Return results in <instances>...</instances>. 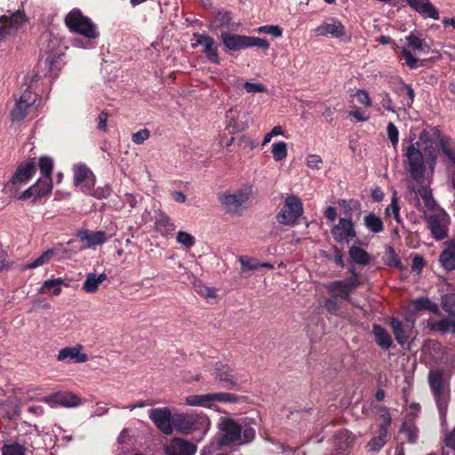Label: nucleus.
Masks as SVG:
<instances>
[{
	"instance_id": "f257e3e1",
	"label": "nucleus",
	"mask_w": 455,
	"mask_h": 455,
	"mask_svg": "<svg viewBox=\"0 0 455 455\" xmlns=\"http://www.w3.org/2000/svg\"><path fill=\"white\" fill-rule=\"evenodd\" d=\"M438 147L447 159L455 165V143L441 132L436 127L422 130L415 143H411L404 154L407 170L415 180H420L428 171L435 172L439 151Z\"/></svg>"
},
{
	"instance_id": "f03ea898",
	"label": "nucleus",
	"mask_w": 455,
	"mask_h": 455,
	"mask_svg": "<svg viewBox=\"0 0 455 455\" xmlns=\"http://www.w3.org/2000/svg\"><path fill=\"white\" fill-rule=\"evenodd\" d=\"M221 436L216 448L222 446L241 445L251 442L255 437V430L251 427H243L232 419H221L220 422Z\"/></svg>"
},
{
	"instance_id": "7ed1b4c3",
	"label": "nucleus",
	"mask_w": 455,
	"mask_h": 455,
	"mask_svg": "<svg viewBox=\"0 0 455 455\" xmlns=\"http://www.w3.org/2000/svg\"><path fill=\"white\" fill-rule=\"evenodd\" d=\"M428 384L437 405L442 424L446 423V414L450 400V392L444 382L443 372L440 370H432L428 374Z\"/></svg>"
},
{
	"instance_id": "20e7f679",
	"label": "nucleus",
	"mask_w": 455,
	"mask_h": 455,
	"mask_svg": "<svg viewBox=\"0 0 455 455\" xmlns=\"http://www.w3.org/2000/svg\"><path fill=\"white\" fill-rule=\"evenodd\" d=\"M424 219L434 239L442 241L448 237L451 218L443 209H436L434 212L425 213Z\"/></svg>"
},
{
	"instance_id": "39448f33",
	"label": "nucleus",
	"mask_w": 455,
	"mask_h": 455,
	"mask_svg": "<svg viewBox=\"0 0 455 455\" xmlns=\"http://www.w3.org/2000/svg\"><path fill=\"white\" fill-rule=\"evenodd\" d=\"M303 204L301 200L294 195L288 196L283 202V205L277 212L276 221L284 226H292L303 214Z\"/></svg>"
},
{
	"instance_id": "423d86ee",
	"label": "nucleus",
	"mask_w": 455,
	"mask_h": 455,
	"mask_svg": "<svg viewBox=\"0 0 455 455\" xmlns=\"http://www.w3.org/2000/svg\"><path fill=\"white\" fill-rule=\"evenodd\" d=\"M65 23L72 32L83 35L89 39H94L99 36L95 25L80 11L70 12L66 16Z\"/></svg>"
},
{
	"instance_id": "0eeeda50",
	"label": "nucleus",
	"mask_w": 455,
	"mask_h": 455,
	"mask_svg": "<svg viewBox=\"0 0 455 455\" xmlns=\"http://www.w3.org/2000/svg\"><path fill=\"white\" fill-rule=\"evenodd\" d=\"M251 195V188L245 187L224 193L220 196V200L228 212L240 214Z\"/></svg>"
},
{
	"instance_id": "6e6552de",
	"label": "nucleus",
	"mask_w": 455,
	"mask_h": 455,
	"mask_svg": "<svg viewBox=\"0 0 455 455\" xmlns=\"http://www.w3.org/2000/svg\"><path fill=\"white\" fill-rule=\"evenodd\" d=\"M352 276L347 280H339L329 283L326 289L336 296L347 301L351 300V294L360 285L358 274L354 268L350 269Z\"/></svg>"
},
{
	"instance_id": "1a4fd4ad",
	"label": "nucleus",
	"mask_w": 455,
	"mask_h": 455,
	"mask_svg": "<svg viewBox=\"0 0 455 455\" xmlns=\"http://www.w3.org/2000/svg\"><path fill=\"white\" fill-rule=\"evenodd\" d=\"M316 36H331L336 39H344L347 36L346 28L337 18L327 17L315 28Z\"/></svg>"
},
{
	"instance_id": "9d476101",
	"label": "nucleus",
	"mask_w": 455,
	"mask_h": 455,
	"mask_svg": "<svg viewBox=\"0 0 455 455\" xmlns=\"http://www.w3.org/2000/svg\"><path fill=\"white\" fill-rule=\"evenodd\" d=\"M204 368L215 375L224 387L231 388L236 385V378L228 365L220 362H211L205 363Z\"/></svg>"
},
{
	"instance_id": "9b49d317",
	"label": "nucleus",
	"mask_w": 455,
	"mask_h": 455,
	"mask_svg": "<svg viewBox=\"0 0 455 455\" xmlns=\"http://www.w3.org/2000/svg\"><path fill=\"white\" fill-rule=\"evenodd\" d=\"M331 233L336 242L346 244L356 236L351 218H339L338 223L332 227Z\"/></svg>"
},
{
	"instance_id": "f8f14e48",
	"label": "nucleus",
	"mask_w": 455,
	"mask_h": 455,
	"mask_svg": "<svg viewBox=\"0 0 455 455\" xmlns=\"http://www.w3.org/2000/svg\"><path fill=\"white\" fill-rule=\"evenodd\" d=\"M149 418L156 427L164 435H171L173 432V416L168 407L155 408L149 411Z\"/></svg>"
},
{
	"instance_id": "ddd939ff",
	"label": "nucleus",
	"mask_w": 455,
	"mask_h": 455,
	"mask_svg": "<svg viewBox=\"0 0 455 455\" xmlns=\"http://www.w3.org/2000/svg\"><path fill=\"white\" fill-rule=\"evenodd\" d=\"M95 176L85 164H78L74 168V184L81 186L83 192L92 195L95 186Z\"/></svg>"
},
{
	"instance_id": "4468645a",
	"label": "nucleus",
	"mask_w": 455,
	"mask_h": 455,
	"mask_svg": "<svg viewBox=\"0 0 455 455\" xmlns=\"http://www.w3.org/2000/svg\"><path fill=\"white\" fill-rule=\"evenodd\" d=\"M35 96L31 91L26 90L17 100L13 108L11 110L10 116L12 121L19 122L25 118L28 113V109L35 103Z\"/></svg>"
},
{
	"instance_id": "2eb2a0df",
	"label": "nucleus",
	"mask_w": 455,
	"mask_h": 455,
	"mask_svg": "<svg viewBox=\"0 0 455 455\" xmlns=\"http://www.w3.org/2000/svg\"><path fill=\"white\" fill-rule=\"evenodd\" d=\"M383 422L379 425V434L373 437L368 443V450L371 451H379L386 443L387 436V427L391 423V417L387 411H384L381 416Z\"/></svg>"
},
{
	"instance_id": "dca6fc26",
	"label": "nucleus",
	"mask_w": 455,
	"mask_h": 455,
	"mask_svg": "<svg viewBox=\"0 0 455 455\" xmlns=\"http://www.w3.org/2000/svg\"><path fill=\"white\" fill-rule=\"evenodd\" d=\"M408 5L423 18L437 20L440 18L437 8L429 0H407Z\"/></svg>"
},
{
	"instance_id": "f3484780",
	"label": "nucleus",
	"mask_w": 455,
	"mask_h": 455,
	"mask_svg": "<svg viewBox=\"0 0 455 455\" xmlns=\"http://www.w3.org/2000/svg\"><path fill=\"white\" fill-rule=\"evenodd\" d=\"M164 451L166 455H194L196 446L181 438H174Z\"/></svg>"
},
{
	"instance_id": "a211bd4d",
	"label": "nucleus",
	"mask_w": 455,
	"mask_h": 455,
	"mask_svg": "<svg viewBox=\"0 0 455 455\" xmlns=\"http://www.w3.org/2000/svg\"><path fill=\"white\" fill-rule=\"evenodd\" d=\"M77 237L81 242L85 243L86 248L95 247L103 244L108 240V235L104 231H90L88 229L79 230Z\"/></svg>"
},
{
	"instance_id": "6ab92c4d",
	"label": "nucleus",
	"mask_w": 455,
	"mask_h": 455,
	"mask_svg": "<svg viewBox=\"0 0 455 455\" xmlns=\"http://www.w3.org/2000/svg\"><path fill=\"white\" fill-rule=\"evenodd\" d=\"M36 171V166L33 162L21 164L17 169L11 184H7L5 188H12L15 185L26 183L33 176Z\"/></svg>"
},
{
	"instance_id": "aec40b11",
	"label": "nucleus",
	"mask_w": 455,
	"mask_h": 455,
	"mask_svg": "<svg viewBox=\"0 0 455 455\" xmlns=\"http://www.w3.org/2000/svg\"><path fill=\"white\" fill-rule=\"evenodd\" d=\"M238 396L227 392L201 395V407L212 408L214 402L236 403Z\"/></svg>"
},
{
	"instance_id": "412c9836",
	"label": "nucleus",
	"mask_w": 455,
	"mask_h": 455,
	"mask_svg": "<svg viewBox=\"0 0 455 455\" xmlns=\"http://www.w3.org/2000/svg\"><path fill=\"white\" fill-rule=\"evenodd\" d=\"M443 245L444 249L439 258L440 263L447 271L455 270V239L445 242Z\"/></svg>"
},
{
	"instance_id": "4be33fe9",
	"label": "nucleus",
	"mask_w": 455,
	"mask_h": 455,
	"mask_svg": "<svg viewBox=\"0 0 455 455\" xmlns=\"http://www.w3.org/2000/svg\"><path fill=\"white\" fill-rule=\"evenodd\" d=\"M241 113L236 109H230L227 112V126L226 129L230 134L244 132L248 129L249 125L246 122L240 121Z\"/></svg>"
},
{
	"instance_id": "5701e85b",
	"label": "nucleus",
	"mask_w": 455,
	"mask_h": 455,
	"mask_svg": "<svg viewBox=\"0 0 455 455\" xmlns=\"http://www.w3.org/2000/svg\"><path fill=\"white\" fill-rule=\"evenodd\" d=\"M83 347L76 345L75 347H67L60 350L57 356L58 361L73 360L76 363H85L88 361V355L81 353Z\"/></svg>"
},
{
	"instance_id": "b1692460",
	"label": "nucleus",
	"mask_w": 455,
	"mask_h": 455,
	"mask_svg": "<svg viewBox=\"0 0 455 455\" xmlns=\"http://www.w3.org/2000/svg\"><path fill=\"white\" fill-rule=\"evenodd\" d=\"M201 46L209 62L215 65L220 64L217 42L210 36H201Z\"/></svg>"
},
{
	"instance_id": "393cba45",
	"label": "nucleus",
	"mask_w": 455,
	"mask_h": 455,
	"mask_svg": "<svg viewBox=\"0 0 455 455\" xmlns=\"http://www.w3.org/2000/svg\"><path fill=\"white\" fill-rule=\"evenodd\" d=\"M428 326L431 330L445 333L455 334V314H448L446 317H443L437 321H429Z\"/></svg>"
},
{
	"instance_id": "a878e982",
	"label": "nucleus",
	"mask_w": 455,
	"mask_h": 455,
	"mask_svg": "<svg viewBox=\"0 0 455 455\" xmlns=\"http://www.w3.org/2000/svg\"><path fill=\"white\" fill-rule=\"evenodd\" d=\"M196 419L192 415L176 414L173 415L172 427L179 432L188 434L193 428Z\"/></svg>"
},
{
	"instance_id": "bb28decb",
	"label": "nucleus",
	"mask_w": 455,
	"mask_h": 455,
	"mask_svg": "<svg viewBox=\"0 0 455 455\" xmlns=\"http://www.w3.org/2000/svg\"><path fill=\"white\" fill-rule=\"evenodd\" d=\"M221 36L224 45L229 50L238 51L246 48V36L223 33Z\"/></svg>"
},
{
	"instance_id": "cd10ccee",
	"label": "nucleus",
	"mask_w": 455,
	"mask_h": 455,
	"mask_svg": "<svg viewBox=\"0 0 455 455\" xmlns=\"http://www.w3.org/2000/svg\"><path fill=\"white\" fill-rule=\"evenodd\" d=\"M107 279V275L101 273L97 275L94 273H89L83 284V290L87 293H94L99 290L100 285Z\"/></svg>"
},
{
	"instance_id": "c85d7f7f",
	"label": "nucleus",
	"mask_w": 455,
	"mask_h": 455,
	"mask_svg": "<svg viewBox=\"0 0 455 455\" xmlns=\"http://www.w3.org/2000/svg\"><path fill=\"white\" fill-rule=\"evenodd\" d=\"M372 333L376 343L383 349H388L392 347L393 340L391 335L381 326L373 325Z\"/></svg>"
},
{
	"instance_id": "c756f323",
	"label": "nucleus",
	"mask_w": 455,
	"mask_h": 455,
	"mask_svg": "<svg viewBox=\"0 0 455 455\" xmlns=\"http://www.w3.org/2000/svg\"><path fill=\"white\" fill-rule=\"evenodd\" d=\"M51 400L64 407H77L81 404L80 398L73 393L55 394Z\"/></svg>"
},
{
	"instance_id": "7c9ffc66",
	"label": "nucleus",
	"mask_w": 455,
	"mask_h": 455,
	"mask_svg": "<svg viewBox=\"0 0 455 455\" xmlns=\"http://www.w3.org/2000/svg\"><path fill=\"white\" fill-rule=\"evenodd\" d=\"M389 324L393 330L396 341L400 345H404L408 340L409 335L407 334V331L403 323L395 318H390Z\"/></svg>"
},
{
	"instance_id": "2f4dec72",
	"label": "nucleus",
	"mask_w": 455,
	"mask_h": 455,
	"mask_svg": "<svg viewBox=\"0 0 455 455\" xmlns=\"http://www.w3.org/2000/svg\"><path fill=\"white\" fill-rule=\"evenodd\" d=\"M363 224L366 228L375 234L380 233L384 229L381 219L374 213H369L363 217Z\"/></svg>"
},
{
	"instance_id": "473e14b6",
	"label": "nucleus",
	"mask_w": 455,
	"mask_h": 455,
	"mask_svg": "<svg viewBox=\"0 0 455 455\" xmlns=\"http://www.w3.org/2000/svg\"><path fill=\"white\" fill-rule=\"evenodd\" d=\"M349 256L355 263L363 266L368 265L371 260L370 255L365 250L355 245L350 247Z\"/></svg>"
},
{
	"instance_id": "72a5a7b5",
	"label": "nucleus",
	"mask_w": 455,
	"mask_h": 455,
	"mask_svg": "<svg viewBox=\"0 0 455 455\" xmlns=\"http://www.w3.org/2000/svg\"><path fill=\"white\" fill-rule=\"evenodd\" d=\"M20 402L18 399H7L0 403V410L5 412L8 419H12L20 414Z\"/></svg>"
},
{
	"instance_id": "f704fd0d",
	"label": "nucleus",
	"mask_w": 455,
	"mask_h": 455,
	"mask_svg": "<svg viewBox=\"0 0 455 455\" xmlns=\"http://www.w3.org/2000/svg\"><path fill=\"white\" fill-rule=\"evenodd\" d=\"M156 229L167 236L174 231L175 226L168 216L162 214L156 221Z\"/></svg>"
},
{
	"instance_id": "c9c22d12",
	"label": "nucleus",
	"mask_w": 455,
	"mask_h": 455,
	"mask_svg": "<svg viewBox=\"0 0 455 455\" xmlns=\"http://www.w3.org/2000/svg\"><path fill=\"white\" fill-rule=\"evenodd\" d=\"M62 279L56 278L52 280H46L44 282L40 288L41 293H49L51 295H59L61 292Z\"/></svg>"
},
{
	"instance_id": "e433bc0d",
	"label": "nucleus",
	"mask_w": 455,
	"mask_h": 455,
	"mask_svg": "<svg viewBox=\"0 0 455 455\" xmlns=\"http://www.w3.org/2000/svg\"><path fill=\"white\" fill-rule=\"evenodd\" d=\"M56 252L55 249H49L30 263L22 267V270L32 269L48 263Z\"/></svg>"
},
{
	"instance_id": "4c0bfd02",
	"label": "nucleus",
	"mask_w": 455,
	"mask_h": 455,
	"mask_svg": "<svg viewBox=\"0 0 455 455\" xmlns=\"http://www.w3.org/2000/svg\"><path fill=\"white\" fill-rule=\"evenodd\" d=\"M35 187H36V196L42 197L49 195L52 189V177L42 176L40 179H38L35 184Z\"/></svg>"
},
{
	"instance_id": "58836bf2",
	"label": "nucleus",
	"mask_w": 455,
	"mask_h": 455,
	"mask_svg": "<svg viewBox=\"0 0 455 455\" xmlns=\"http://www.w3.org/2000/svg\"><path fill=\"white\" fill-rule=\"evenodd\" d=\"M272 157L275 162L284 160L288 156V145L285 141H277L271 146Z\"/></svg>"
},
{
	"instance_id": "ea45409f",
	"label": "nucleus",
	"mask_w": 455,
	"mask_h": 455,
	"mask_svg": "<svg viewBox=\"0 0 455 455\" xmlns=\"http://www.w3.org/2000/svg\"><path fill=\"white\" fill-rule=\"evenodd\" d=\"M442 455H455V432L446 433L442 445Z\"/></svg>"
},
{
	"instance_id": "a19ab883",
	"label": "nucleus",
	"mask_w": 455,
	"mask_h": 455,
	"mask_svg": "<svg viewBox=\"0 0 455 455\" xmlns=\"http://www.w3.org/2000/svg\"><path fill=\"white\" fill-rule=\"evenodd\" d=\"M399 212H400V206H399V204H398L397 193H396V191H395L393 193V196H392V198H391V203L386 208L385 212H386L387 216L393 215L395 220H396V222L397 223H401V217H400Z\"/></svg>"
},
{
	"instance_id": "79ce46f5",
	"label": "nucleus",
	"mask_w": 455,
	"mask_h": 455,
	"mask_svg": "<svg viewBox=\"0 0 455 455\" xmlns=\"http://www.w3.org/2000/svg\"><path fill=\"white\" fill-rule=\"evenodd\" d=\"M383 262L385 265L391 267H400V259L398 255L395 253L394 248L391 246H388L386 251L385 254L382 258Z\"/></svg>"
},
{
	"instance_id": "37998d69",
	"label": "nucleus",
	"mask_w": 455,
	"mask_h": 455,
	"mask_svg": "<svg viewBox=\"0 0 455 455\" xmlns=\"http://www.w3.org/2000/svg\"><path fill=\"white\" fill-rule=\"evenodd\" d=\"M401 52H402L403 59L405 60L406 65L410 68H417L423 65V61H421L420 60L416 58L409 49H407L405 47H402Z\"/></svg>"
},
{
	"instance_id": "c03bdc74",
	"label": "nucleus",
	"mask_w": 455,
	"mask_h": 455,
	"mask_svg": "<svg viewBox=\"0 0 455 455\" xmlns=\"http://www.w3.org/2000/svg\"><path fill=\"white\" fill-rule=\"evenodd\" d=\"M405 39L408 44V46L411 50L418 52H421L424 50V41L417 34L411 33L409 36H406Z\"/></svg>"
},
{
	"instance_id": "a18cd8bd",
	"label": "nucleus",
	"mask_w": 455,
	"mask_h": 455,
	"mask_svg": "<svg viewBox=\"0 0 455 455\" xmlns=\"http://www.w3.org/2000/svg\"><path fill=\"white\" fill-rule=\"evenodd\" d=\"M176 240L180 244L183 245L187 249H189L196 244V238L192 235L184 231L178 232Z\"/></svg>"
},
{
	"instance_id": "49530a36",
	"label": "nucleus",
	"mask_w": 455,
	"mask_h": 455,
	"mask_svg": "<svg viewBox=\"0 0 455 455\" xmlns=\"http://www.w3.org/2000/svg\"><path fill=\"white\" fill-rule=\"evenodd\" d=\"M231 20L232 15L230 12L219 11L215 16L214 26L217 28L226 27L230 24Z\"/></svg>"
},
{
	"instance_id": "de8ad7c7",
	"label": "nucleus",
	"mask_w": 455,
	"mask_h": 455,
	"mask_svg": "<svg viewBox=\"0 0 455 455\" xmlns=\"http://www.w3.org/2000/svg\"><path fill=\"white\" fill-rule=\"evenodd\" d=\"M246 48L249 47H258L263 50H267L269 48V43L267 40L260 37L255 36H246Z\"/></svg>"
},
{
	"instance_id": "09e8293b",
	"label": "nucleus",
	"mask_w": 455,
	"mask_h": 455,
	"mask_svg": "<svg viewBox=\"0 0 455 455\" xmlns=\"http://www.w3.org/2000/svg\"><path fill=\"white\" fill-rule=\"evenodd\" d=\"M26 449L19 443L5 444L2 449L3 455H25Z\"/></svg>"
},
{
	"instance_id": "8fccbe9b",
	"label": "nucleus",
	"mask_w": 455,
	"mask_h": 455,
	"mask_svg": "<svg viewBox=\"0 0 455 455\" xmlns=\"http://www.w3.org/2000/svg\"><path fill=\"white\" fill-rule=\"evenodd\" d=\"M42 176H52L53 161L48 156H42L38 163Z\"/></svg>"
},
{
	"instance_id": "3c124183",
	"label": "nucleus",
	"mask_w": 455,
	"mask_h": 455,
	"mask_svg": "<svg viewBox=\"0 0 455 455\" xmlns=\"http://www.w3.org/2000/svg\"><path fill=\"white\" fill-rule=\"evenodd\" d=\"M259 33L272 35L275 37L283 36V28L278 25H265L257 28Z\"/></svg>"
},
{
	"instance_id": "603ef678",
	"label": "nucleus",
	"mask_w": 455,
	"mask_h": 455,
	"mask_svg": "<svg viewBox=\"0 0 455 455\" xmlns=\"http://www.w3.org/2000/svg\"><path fill=\"white\" fill-rule=\"evenodd\" d=\"M402 432L405 435L408 442L415 443L418 439V430L413 424H403Z\"/></svg>"
},
{
	"instance_id": "864d4df0",
	"label": "nucleus",
	"mask_w": 455,
	"mask_h": 455,
	"mask_svg": "<svg viewBox=\"0 0 455 455\" xmlns=\"http://www.w3.org/2000/svg\"><path fill=\"white\" fill-rule=\"evenodd\" d=\"M441 306L449 315L455 314V297L452 295H444L442 298Z\"/></svg>"
},
{
	"instance_id": "5fc2aeb1",
	"label": "nucleus",
	"mask_w": 455,
	"mask_h": 455,
	"mask_svg": "<svg viewBox=\"0 0 455 455\" xmlns=\"http://www.w3.org/2000/svg\"><path fill=\"white\" fill-rule=\"evenodd\" d=\"M355 96L361 105L365 108H371L372 106L371 99L367 91L359 89L355 92Z\"/></svg>"
},
{
	"instance_id": "6e6d98bb",
	"label": "nucleus",
	"mask_w": 455,
	"mask_h": 455,
	"mask_svg": "<svg viewBox=\"0 0 455 455\" xmlns=\"http://www.w3.org/2000/svg\"><path fill=\"white\" fill-rule=\"evenodd\" d=\"M323 158L319 155L310 154L307 156L306 164L312 170H320Z\"/></svg>"
},
{
	"instance_id": "4d7b16f0",
	"label": "nucleus",
	"mask_w": 455,
	"mask_h": 455,
	"mask_svg": "<svg viewBox=\"0 0 455 455\" xmlns=\"http://www.w3.org/2000/svg\"><path fill=\"white\" fill-rule=\"evenodd\" d=\"M243 87L248 93H260L267 92L266 86L260 83L244 82Z\"/></svg>"
},
{
	"instance_id": "13d9d810",
	"label": "nucleus",
	"mask_w": 455,
	"mask_h": 455,
	"mask_svg": "<svg viewBox=\"0 0 455 455\" xmlns=\"http://www.w3.org/2000/svg\"><path fill=\"white\" fill-rule=\"evenodd\" d=\"M239 262L243 269L256 270L259 268V263L248 256H241Z\"/></svg>"
},
{
	"instance_id": "bf43d9fd",
	"label": "nucleus",
	"mask_w": 455,
	"mask_h": 455,
	"mask_svg": "<svg viewBox=\"0 0 455 455\" xmlns=\"http://www.w3.org/2000/svg\"><path fill=\"white\" fill-rule=\"evenodd\" d=\"M387 136L392 145L395 147L399 141V132L396 126L393 123H388L387 127Z\"/></svg>"
},
{
	"instance_id": "052dcab7",
	"label": "nucleus",
	"mask_w": 455,
	"mask_h": 455,
	"mask_svg": "<svg viewBox=\"0 0 455 455\" xmlns=\"http://www.w3.org/2000/svg\"><path fill=\"white\" fill-rule=\"evenodd\" d=\"M150 136V132L148 129H141L132 134V140L137 145L142 144Z\"/></svg>"
},
{
	"instance_id": "680f3d73",
	"label": "nucleus",
	"mask_w": 455,
	"mask_h": 455,
	"mask_svg": "<svg viewBox=\"0 0 455 455\" xmlns=\"http://www.w3.org/2000/svg\"><path fill=\"white\" fill-rule=\"evenodd\" d=\"M428 299H427V298L421 297V298H419V299L411 301V311L419 312V311L427 309V305L428 304Z\"/></svg>"
},
{
	"instance_id": "e2e57ef3",
	"label": "nucleus",
	"mask_w": 455,
	"mask_h": 455,
	"mask_svg": "<svg viewBox=\"0 0 455 455\" xmlns=\"http://www.w3.org/2000/svg\"><path fill=\"white\" fill-rule=\"evenodd\" d=\"M348 115L354 117L357 122H366L370 118L368 115H365L364 112L357 107L349 111Z\"/></svg>"
},
{
	"instance_id": "0e129e2a",
	"label": "nucleus",
	"mask_w": 455,
	"mask_h": 455,
	"mask_svg": "<svg viewBox=\"0 0 455 455\" xmlns=\"http://www.w3.org/2000/svg\"><path fill=\"white\" fill-rule=\"evenodd\" d=\"M423 200H424L425 206L431 212H434L435 211H436V209H441L440 207L437 206L435 201L434 200V198L432 197L431 195H428V194L426 193L423 196Z\"/></svg>"
},
{
	"instance_id": "69168bd1",
	"label": "nucleus",
	"mask_w": 455,
	"mask_h": 455,
	"mask_svg": "<svg viewBox=\"0 0 455 455\" xmlns=\"http://www.w3.org/2000/svg\"><path fill=\"white\" fill-rule=\"evenodd\" d=\"M108 115L105 111H101L98 116V128L101 131L107 130V122H108Z\"/></svg>"
},
{
	"instance_id": "338daca9",
	"label": "nucleus",
	"mask_w": 455,
	"mask_h": 455,
	"mask_svg": "<svg viewBox=\"0 0 455 455\" xmlns=\"http://www.w3.org/2000/svg\"><path fill=\"white\" fill-rule=\"evenodd\" d=\"M324 217L331 222L334 221L337 217V211L336 208L333 206H328L324 212Z\"/></svg>"
},
{
	"instance_id": "774afa93",
	"label": "nucleus",
	"mask_w": 455,
	"mask_h": 455,
	"mask_svg": "<svg viewBox=\"0 0 455 455\" xmlns=\"http://www.w3.org/2000/svg\"><path fill=\"white\" fill-rule=\"evenodd\" d=\"M32 196H36V187H35V185L26 189L18 198L20 200H26Z\"/></svg>"
}]
</instances>
